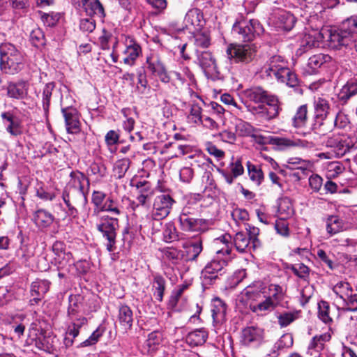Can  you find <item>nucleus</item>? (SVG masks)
Returning a JSON list of instances; mask_svg holds the SVG:
<instances>
[{"label": "nucleus", "mask_w": 357, "mask_h": 357, "mask_svg": "<svg viewBox=\"0 0 357 357\" xmlns=\"http://www.w3.org/2000/svg\"><path fill=\"white\" fill-rule=\"evenodd\" d=\"M307 113L308 110L307 105L299 106L291 119L292 126L296 128H300L305 126L308 119Z\"/></svg>", "instance_id": "38"}, {"label": "nucleus", "mask_w": 357, "mask_h": 357, "mask_svg": "<svg viewBox=\"0 0 357 357\" xmlns=\"http://www.w3.org/2000/svg\"><path fill=\"white\" fill-rule=\"evenodd\" d=\"M118 321L121 326L126 331L132 328L133 313L128 305H121L119 309Z\"/></svg>", "instance_id": "29"}, {"label": "nucleus", "mask_w": 357, "mask_h": 357, "mask_svg": "<svg viewBox=\"0 0 357 357\" xmlns=\"http://www.w3.org/2000/svg\"><path fill=\"white\" fill-rule=\"evenodd\" d=\"M319 38L322 36L323 40L328 42V45L332 49H340L342 46H349L352 43L353 39L349 31H347L343 24L339 29H322Z\"/></svg>", "instance_id": "6"}, {"label": "nucleus", "mask_w": 357, "mask_h": 357, "mask_svg": "<svg viewBox=\"0 0 357 357\" xmlns=\"http://www.w3.org/2000/svg\"><path fill=\"white\" fill-rule=\"evenodd\" d=\"M25 65L23 54L13 44L5 42L0 44V70L8 75L20 73Z\"/></svg>", "instance_id": "3"}, {"label": "nucleus", "mask_w": 357, "mask_h": 357, "mask_svg": "<svg viewBox=\"0 0 357 357\" xmlns=\"http://www.w3.org/2000/svg\"><path fill=\"white\" fill-rule=\"evenodd\" d=\"M293 340L289 335H284L274 344L271 351L266 355L267 357H278L279 351L285 347H289L292 344Z\"/></svg>", "instance_id": "46"}, {"label": "nucleus", "mask_w": 357, "mask_h": 357, "mask_svg": "<svg viewBox=\"0 0 357 357\" xmlns=\"http://www.w3.org/2000/svg\"><path fill=\"white\" fill-rule=\"evenodd\" d=\"M105 328L100 325L89 336L88 339L83 341L80 343L79 347H90L96 344L98 341L100 337L102 336L105 333Z\"/></svg>", "instance_id": "52"}, {"label": "nucleus", "mask_w": 357, "mask_h": 357, "mask_svg": "<svg viewBox=\"0 0 357 357\" xmlns=\"http://www.w3.org/2000/svg\"><path fill=\"white\" fill-rule=\"evenodd\" d=\"M69 177L65 188L88 195L90 183L88 178L83 173L79 171L72 172Z\"/></svg>", "instance_id": "17"}, {"label": "nucleus", "mask_w": 357, "mask_h": 357, "mask_svg": "<svg viewBox=\"0 0 357 357\" xmlns=\"http://www.w3.org/2000/svg\"><path fill=\"white\" fill-rule=\"evenodd\" d=\"M16 255L22 264L27 265L29 259L33 256V252L27 245H22L17 250Z\"/></svg>", "instance_id": "60"}, {"label": "nucleus", "mask_w": 357, "mask_h": 357, "mask_svg": "<svg viewBox=\"0 0 357 357\" xmlns=\"http://www.w3.org/2000/svg\"><path fill=\"white\" fill-rule=\"evenodd\" d=\"M264 337V331L258 326H248L241 332V342L245 345H258Z\"/></svg>", "instance_id": "18"}, {"label": "nucleus", "mask_w": 357, "mask_h": 357, "mask_svg": "<svg viewBox=\"0 0 357 357\" xmlns=\"http://www.w3.org/2000/svg\"><path fill=\"white\" fill-rule=\"evenodd\" d=\"M343 303V306L341 310L343 312H357V294L354 291L349 294V298H347Z\"/></svg>", "instance_id": "64"}, {"label": "nucleus", "mask_w": 357, "mask_h": 357, "mask_svg": "<svg viewBox=\"0 0 357 357\" xmlns=\"http://www.w3.org/2000/svg\"><path fill=\"white\" fill-rule=\"evenodd\" d=\"M246 101L258 104L257 106L247 105L252 114L265 121H271L279 114L280 107L278 98L261 86H254L243 92Z\"/></svg>", "instance_id": "1"}, {"label": "nucleus", "mask_w": 357, "mask_h": 357, "mask_svg": "<svg viewBox=\"0 0 357 357\" xmlns=\"http://www.w3.org/2000/svg\"><path fill=\"white\" fill-rule=\"evenodd\" d=\"M226 304L219 298H215L211 303V312L213 323L222 324L226 321Z\"/></svg>", "instance_id": "23"}, {"label": "nucleus", "mask_w": 357, "mask_h": 357, "mask_svg": "<svg viewBox=\"0 0 357 357\" xmlns=\"http://www.w3.org/2000/svg\"><path fill=\"white\" fill-rule=\"evenodd\" d=\"M262 72L267 77L278 80L280 77H282V75L288 73L289 68L287 66V62L281 56L274 55L264 66Z\"/></svg>", "instance_id": "11"}, {"label": "nucleus", "mask_w": 357, "mask_h": 357, "mask_svg": "<svg viewBox=\"0 0 357 357\" xmlns=\"http://www.w3.org/2000/svg\"><path fill=\"white\" fill-rule=\"evenodd\" d=\"M271 145L280 151L287 150L291 148H301L308 150L316 147L317 144L313 141H309L305 139H298L296 137H280L273 136L271 139Z\"/></svg>", "instance_id": "10"}, {"label": "nucleus", "mask_w": 357, "mask_h": 357, "mask_svg": "<svg viewBox=\"0 0 357 357\" xmlns=\"http://www.w3.org/2000/svg\"><path fill=\"white\" fill-rule=\"evenodd\" d=\"M333 121L327 119H313L310 129L314 134L317 135L319 138H326L330 136L334 130Z\"/></svg>", "instance_id": "21"}, {"label": "nucleus", "mask_w": 357, "mask_h": 357, "mask_svg": "<svg viewBox=\"0 0 357 357\" xmlns=\"http://www.w3.org/2000/svg\"><path fill=\"white\" fill-rule=\"evenodd\" d=\"M33 220L38 228L45 229L53 223L54 216L44 209H39L34 213Z\"/></svg>", "instance_id": "32"}, {"label": "nucleus", "mask_w": 357, "mask_h": 357, "mask_svg": "<svg viewBox=\"0 0 357 357\" xmlns=\"http://www.w3.org/2000/svg\"><path fill=\"white\" fill-rule=\"evenodd\" d=\"M287 163L289 168L301 169L302 171L307 170L310 166L309 160H303L300 158H289Z\"/></svg>", "instance_id": "62"}, {"label": "nucleus", "mask_w": 357, "mask_h": 357, "mask_svg": "<svg viewBox=\"0 0 357 357\" xmlns=\"http://www.w3.org/2000/svg\"><path fill=\"white\" fill-rule=\"evenodd\" d=\"M202 19V14L199 9L190 10L185 15V22L187 24H190L195 28H200Z\"/></svg>", "instance_id": "49"}, {"label": "nucleus", "mask_w": 357, "mask_h": 357, "mask_svg": "<svg viewBox=\"0 0 357 357\" xmlns=\"http://www.w3.org/2000/svg\"><path fill=\"white\" fill-rule=\"evenodd\" d=\"M162 235L163 241L166 243H172L178 240V231L172 222L165 225Z\"/></svg>", "instance_id": "51"}, {"label": "nucleus", "mask_w": 357, "mask_h": 357, "mask_svg": "<svg viewBox=\"0 0 357 357\" xmlns=\"http://www.w3.org/2000/svg\"><path fill=\"white\" fill-rule=\"evenodd\" d=\"M165 284L166 282L162 276L160 275L154 276L153 281V289H154L153 294L159 302H161L163 299Z\"/></svg>", "instance_id": "45"}, {"label": "nucleus", "mask_w": 357, "mask_h": 357, "mask_svg": "<svg viewBox=\"0 0 357 357\" xmlns=\"http://www.w3.org/2000/svg\"><path fill=\"white\" fill-rule=\"evenodd\" d=\"M314 114L313 119H327L330 111V105L327 100L318 97L314 100Z\"/></svg>", "instance_id": "34"}, {"label": "nucleus", "mask_w": 357, "mask_h": 357, "mask_svg": "<svg viewBox=\"0 0 357 357\" xmlns=\"http://www.w3.org/2000/svg\"><path fill=\"white\" fill-rule=\"evenodd\" d=\"M188 287V284H183L178 285L172 293L168 302V306L171 309H174L176 307L177 303L181 297L183 293Z\"/></svg>", "instance_id": "55"}, {"label": "nucleus", "mask_w": 357, "mask_h": 357, "mask_svg": "<svg viewBox=\"0 0 357 357\" xmlns=\"http://www.w3.org/2000/svg\"><path fill=\"white\" fill-rule=\"evenodd\" d=\"M226 53L228 59L234 63H248L255 56L256 50L250 45L230 44Z\"/></svg>", "instance_id": "8"}, {"label": "nucleus", "mask_w": 357, "mask_h": 357, "mask_svg": "<svg viewBox=\"0 0 357 357\" xmlns=\"http://www.w3.org/2000/svg\"><path fill=\"white\" fill-rule=\"evenodd\" d=\"M63 116L65 120V125L68 133L77 134L80 132V121L79 112L77 109H70V110H64Z\"/></svg>", "instance_id": "19"}, {"label": "nucleus", "mask_w": 357, "mask_h": 357, "mask_svg": "<svg viewBox=\"0 0 357 357\" xmlns=\"http://www.w3.org/2000/svg\"><path fill=\"white\" fill-rule=\"evenodd\" d=\"M162 341V335L158 331H153L148 335L144 344V349L147 353H152L156 351Z\"/></svg>", "instance_id": "43"}, {"label": "nucleus", "mask_w": 357, "mask_h": 357, "mask_svg": "<svg viewBox=\"0 0 357 357\" xmlns=\"http://www.w3.org/2000/svg\"><path fill=\"white\" fill-rule=\"evenodd\" d=\"M98 211H105L115 215H119L123 212V207L116 201L108 197Z\"/></svg>", "instance_id": "48"}, {"label": "nucleus", "mask_w": 357, "mask_h": 357, "mask_svg": "<svg viewBox=\"0 0 357 357\" xmlns=\"http://www.w3.org/2000/svg\"><path fill=\"white\" fill-rule=\"evenodd\" d=\"M248 176L250 181L256 185L260 186L264 181V174L261 165H256L248 161L247 162Z\"/></svg>", "instance_id": "36"}, {"label": "nucleus", "mask_w": 357, "mask_h": 357, "mask_svg": "<svg viewBox=\"0 0 357 357\" xmlns=\"http://www.w3.org/2000/svg\"><path fill=\"white\" fill-rule=\"evenodd\" d=\"M262 298H264V292L259 289V288L248 286L241 293L238 301L252 311V305H256Z\"/></svg>", "instance_id": "15"}, {"label": "nucleus", "mask_w": 357, "mask_h": 357, "mask_svg": "<svg viewBox=\"0 0 357 357\" xmlns=\"http://www.w3.org/2000/svg\"><path fill=\"white\" fill-rule=\"evenodd\" d=\"M278 212L282 219L288 218L294 213V208L291 201L288 197H283L278 202Z\"/></svg>", "instance_id": "44"}, {"label": "nucleus", "mask_w": 357, "mask_h": 357, "mask_svg": "<svg viewBox=\"0 0 357 357\" xmlns=\"http://www.w3.org/2000/svg\"><path fill=\"white\" fill-rule=\"evenodd\" d=\"M319 318L325 324H330L333 321V318L331 315L330 306L326 301H321L319 303Z\"/></svg>", "instance_id": "54"}, {"label": "nucleus", "mask_w": 357, "mask_h": 357, "mask_svg": "<svg viewBox=\"0 0 357 357\" xmlns=\"http://www.w3.org/2000/svg\"><path fill=\"white\" fill-rule=\"evenodd\" d=\"M184 261H195L203 250L202 241L200 239L183 244Z\"/></svg>", "instance_id": "22"}, {"label": "nucleus", "mask_w": 357, "mask_h": 357, "mask_svg": "<svg viewBox=\"0 0 357 357\" xmlns=\"http://www.w3.org/2000/svg\"><path fill=\"white\" fill-rule=\"evenodd\" d=\"M268 290L270 294L266 297L270 298L274 305L277 306L282 298V287L278 284H271L268 287Z\"/></svg>", "instance_id": "61"}, {"label": "nucleus", "mask_w": 357, "mask_h": 357, "mask_svg": "<svg viewBox=\"0 0 357 357\" xmlns=\"http://www.w3.org/2000/svg\"><path fill=\"white\" fill-rule=\"evenodd\" d=\"M321 32H315L314 34H306L303 37L301 41V46L305 49L317 47L319 45V40H322V36L319 38V35Z\"/></svg>", "instance_id": "58"}, {"label": "nucleus", "mask_w": 357, "mask_h": 357, "mask_svg": "<svg viewBox=\"0 0 357 357\" xmlns=\"http://www.w3.org/2000/svg\"><path fill=\"white\" fill-rule=\"evenodd\" d=\"M86 15L102 21L105 13L102 3L99 0H86L84 8Z\"/></svg>", "instance_id": "26"}, {"label": "nucleus", "mask_w": 357, "mask_h": 357, "mask_svg": "<svg viewBox=\"0 0 357 357\" xmlns=\"http://www.w3.org/2000/svg\"><path fill=\"white\" fill-rule=\"evenodd\" d=\"M331 61V57L328 54H317L312 55L308 59L307 67L310 73H315L319 68L322 67Z\"/></svg>", "instance_id": "33"}, {"label": "nucleus", "mask_w": 357, "mask_h": 357, "mask_svg": "<svg viewBox=\"0 0 357 357\" xmlns=\"http://www.w3.org/2000/svg\"><path fill=\"white\" fill-rule=\"evenodd\" d=\"M277 19L278 27L285 31L291 30L296 22L294 16L291 13L284 10L278 14Z\"/></svg>", "instance_id": "39"}, {"label": "nucleus", "mask_w": 357, "mask_h": 357, "mask_svg": "<svg viewBox=\"0 0 357 357\" xmlns=\"http://www.w3.org/2000/svg\"><path fill=\"white\" fill-rule=\"evenodd\" d=\"M357 93V79H351L342 87L337 93L338 99L346 102L351 97Z\"/></svg>", "instance_id": "35"}, {"label": "nucleus", "mask_w": 357, "mask_h": 357, "mask_svg": "<svg viewBox=\"0 0 357 357\" xmlns=\"http://www.w3.org/2000/svg\"><path fill=\"white\" fill-rule=\"evenodd\" d=\"M174 199L168 194L157 195L153 202L151 217L155 220H161L170 213Z\"/></svg>", "instance_id": "9"}, {"label": "nucleus", "mask_w": 357, "mask_h": 357, "mask_svg": "<svg viewBox=\"0 0 357 357\" xmlns=\"http://www.w3.org/2000/svg\"><path fill=\"white\" fill-rule=\"evenodd\" d=\"M276 306L272 302L270 298H267L264 294V298H262L256 305H252V312L263 315L275 309Z\"/></svg>", "instance_id": "40"}, {"label": "nucleus", "mask_w": 357, "mask_h": 357, "mask_svg": "<svg viewBox=\"0 0 357 357\" xmlns=\"http://www.w3.org/2000/svg\"><path fill=\"white\" fill-rule=\"evenodd\" d=\"M231 236L225 234L214 240L216 256L208 262L201 273L204 285H211L218 279L219 273L227 264V258H220V255L229 256L231 251Z\"/></svg>", "instance_id": "2"}, {"label": "nucleus", "mask_w": 357, "mask_h": 357, "mask_svg": "<svg viewBox=\"0 0 357 357\" xmlns=\"http://www.w3.org/2000/svg\"><path fill=\"white\" fill-rule=\"evenodd\" d=\"M123 53L125 54L124 63L132 66L142 53V48L138 43L131 40L130 43L127 45Z\"/></svg>", "instance_id": "27"}, {"label": "nucleus", "mask_w": 357, "mask_h": 357, "mask_svg": "<svg viewBox=\"0 0 357 357\" xmlns=\"http://www.w3.org/2000/svg\"><path fill=\"white\" fill-rule=\"evenodd\" d=\"M30 41L38 48L44 46L45 38L43 31L39 28L33 29L30 33Z\"/></svg>", "instance_id": "59"}, {"label": "nucleus", "mask_w": 357, "mask_h": 357, "mask_svg": "<svg viewBox=\"0 0 357 357\" xmlns=\"http://www.w3.org/2000/svg\"><path fill=\"white\" fill-rule=\"evenodd\" d=\"M208 338V332L204 328L190 332L185 341L191 347H197L204 344Z\"/></svg>", "instance_id": "28"}, {"label": "nucleus", "mask_w": 357, "mask_h": 357, "mask_svg": "<svg viewBox=\"0 0 357 357\" xmlns=\"http://www.w3.org/2000/svg\"><path fill=\"white\" fill-rule=\"evenodd\" d=\"M1 116L3 123L6 126V130L11 135L17 136L22 133L21 121L12 112H2Z\"/></svg>", "instance_id": "20"}, {"label": "nucleus", "mask_w": 357, "mask_h": 357, "mask_svg": "<svg viewBox=\"0 0 357 357\" xmlns=\"http://www.w3.org/2000/svg\"><path fill=\"white\" fill-rule=\"evenodd\" d=\"M50 282L47 280L36 279L31 284L29 301L31 305H38L50 289Z\"/></svg>", "instance_id": "16"}, {"label": "nucleus", "mask_w": 357, "mask_h": 357, "mask_svg": "<svg viewBox=\"0 0 357 357\" xmlns=\"http://www.w3.org/2000/svg\"><path fill=\"white\" fill-rule=\"evenodd\" d=\"M54 88V84L52 82L47 83L45 84L43 93H42V102H43V109L47 114L49 111L50 104V99L52 94V91Z\"/></svg>", "instance_id": "56"}, {"label": "nucleus", "mask_w": 357, "mask_h": 357, "mask_svg": "<svg viewBox=\"0 0 357 357\" xmlns=\"http://www.w3.org/2000/svg\"><path fill=\"white\" fill-rule=\"evenodd\" d=\"M96 217V228L101 234L107 250L109 252H114L116 249L119 220L107 215Z\"/></svg>", "instance_id": "5"}, {"label": "nucleus", "mask_w": 357, "mask_h": 357, "mask_svg": "<svg viewBox=\"0 0 357 357\" xmlns=\"http://www.w3.org/2000/svg\"><path fill=\"white\" fill-rule=\"evenodd\" d=\"M203 116L202 107L198 104H192L187 116V120L189 123L197 126L202 123Z\"/></svg>", "instance_id": "47"}, {"label": "nucleus", "mask_w": 357, "mask_h": 357, "mask_svg": "<svg viewBox=\"0 0 357 357\" xmlns=\"http://www.w3.org/2000/svg\"><path fill=\"white\" fill-rule=\"evenodd\" d=\"M331 338V336L328 333L316 335L308 344L307 353L311 356H316L324 349L325 343L328 342Z\"/></svg>", "instance_id": "24"}, {"label": "nucleus", "mask_w": 357, "mask_h": 357, "mask_svg": "<svg viewBox=\"0 0 357 357\" xmlns=\"http://www.w3.org/2000/svg\"><path fill=\"white\" fill-rule=\"evenodd\" d=\"M333 291L337 298L344 302L354 291L349 282L340 281L333 286Z\"/></svg>", "instance_id": "42"}, {"label": "nucleus", "mask_w": 357, "mask_h": 357, "mask_svg": "<svg viewBox=\"0 0 357 357\" xmlns=\"http://www.w3.org/2000/svg\"><path fill=\"white\" fill-rule=\"evenodd\" d=\"M322 144L331 151L333 157L339 158L357 149V137L337 132L324 139Z\"/></svg>", "instance_id": "4"}, {"label": "nucleus", "mask_w": 357, "mask_h": 357, "mask_svg": "<svg viewBox=\"0 0 357 357\" xmlns=\"http://www.w3.org/2000/svg\"><path fill=\"white\" fill-rule=\"evenodd\" d=\"M5 89L7 92V96L13 99H22L26 96L27 93L26 83L23 81L17 82H10L7 84Z\"/></svg>", "instance_id": "25"}, {"label": "nucleus", "mask_w": 357, "mask_h": 357, "mask_svg": "<svg viewBox=\"0 0 357 357\" xmlns=\"http://www.w3.org/2000/svg\"><path fill=\"white\" fill-rule=\"evenodd\" d=\"M290 270L298 278L306 280L310 274V268L303 263H298L291 266Z\"/></svg>", "instance_id": "63"}, {"label": "nucleus", "mask_w": 357, "mask_h": 357, "mask_svg": "<svg viewBox=\"0 0 357 357\" xmlns=\"http://www.w3.org/2000/svg\"><path fill=\"white\" fill-rule=\"evenodd\" d=\"M197 61L208 77H211L215 79L219 76L220 72L211 52H197Z\"/></svg>", "instance_id": "13"}, {"label": "nucleus", "mask_w": 357, "mask_h": 357, "mask_svg": "<svg viewBox=\"0 0 357 357\" xmlns=\"http://www.w3.org/2000/svg\"><path fill=\"white\" fill-rule=\"evenodd\" d=\"M36 335L35 344L36 347L43 351L50 350L51 344L46 336L45 331L41 328Z\"/></svg>", "instance_id": "57"}, {"label": "nucleus", "mask_w": 357, "mask_h": 357, "mask_svg": "<svg viewBox=\"0 0 357 357\" xmlns=\"http://www.w3.org/2000/svg\"><path fill=\"white\" fill-rule=\"evenodd\" d=\"M260 25L257 20H251L249 22L242 21L236 22L232 27V32L238 34L245 41L252 40L255 34H259Z\"/></svg>", "instance_id": "12"}, {"label": "nucleus", "mask_w": 357, "mask_h": 357, "mask_svg": "<svg viewBox=\"0 0 357 357\" xmlns=\"http://www.w3.org/2000/svg\"><path fill=\"white\" fill-rule=\"evenodd\" d=\"M231 245L233 243L237 251L241 253H244L250 250L249 247L250 243V238L246 236V234L243 231L237 232L234 237L233 242L231 241Z\"/></svg>", "instance_id": "41"}, {"label": "nucleus", "mask_w": 357, "mask_h": 357, "mask_svg": "<svg viewBox=\"0 0 357 357\" xmlns=\"http://www.w3.org/2000/svg\"><path fill=\"white\" fill-rule=\"evenodd\" d=\"M161 252L164 259L172 265H178L184 261V255H183L182 250H178L176 248H164Z\"/></svg>", "instance_id": "31"}, {"label": "nucleus", "mask_w": 357, "mask_h": 357, "mask_svg": "<svg viewBox=\"0 0 357 357\" xmlns=\"http://www.w3.org/2000/svg\"><path fill=\"white\" fill-rule=\"evenodd\" d=\"M327 234L332 236L346 229V224L342 219L336 215H331L326 220Z\"/></svg>", "instance_id": "30"}, {"label": "nucleus", "mask_w": 357, "mask_h": 357, "mask_svg": "<svg viewBox=\"0 0 357 357\" xmlns=\"http://www.w3.org/2000/svg\"><path fill=\"white\" fill-rule=\"evenodd\" d=\"M235 128L236 133L242 137L252 136L255 132V128L250 123L243 120H238Z\"/></svg>", "instance_id": "53"}, {"label": "nucleus", "mask_w": 357, "mask_h": 357, "mask_svg": "<svg viewBox=\"0 0 357 357\" xmlns=\"http://www.w3.org/2000/svg\"><path fill=\"white\" fill-rule=\"evenodd\" d=\"M52 251L56 255L54 258L59 264H62L63 261L66 263H70L72 254L66 252V245L62 241H56L52 245Z\"/></svg>", "instance_id": "37"}, {"label": "nucleus", "mask_w": 357, "mask_h": 357, "mask_svg": "<svg viewBox=\"0 0 357 357\" xmlns=\"http://www.w3.org/2000/svg\"><path fill=\"white\" fill-rule=\"evenodd\" d=\"M146 64L148 70L158 76L162 82L168 83L170 81L165 66L158 54L152 53L147 56Z\"/></svg>", "instance_id": "14"}, {"label": "nucleus", "mask_w": 357, "mask_h": 357, "mask_svg": "<svg viewBox=\"0 0 357 357\" xmlns=\"http://www.w3.org/2000/svg\"><path fill=\"white\" fill-rule=\"evenodd\" d=\"M130 160L128 158L118 160L113 168L114 175L117 178H123L130 167Z\"/></svg>", "instance_id": "50"}, {"label": "nucleus", "mask_w": 357, "mask_h": 357, "mask_svg": "<svg viewBox=\"0 0 357 357\" xmlns=\"http://www.w3.org/2000/svg\"><path fill=\"white\" fill-rule=\"evenodd\" d=\"M61 197L68 208L66 213L71 218H77L79 214L77 207L85 206L88 202L87 194L66 188H64Z\"/></svg>", "instance_id": "7"}]
</instances>
